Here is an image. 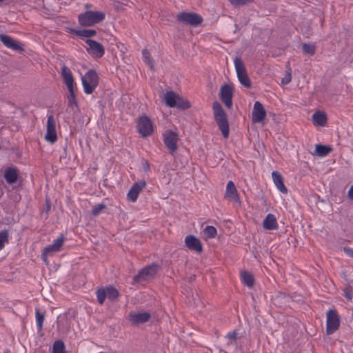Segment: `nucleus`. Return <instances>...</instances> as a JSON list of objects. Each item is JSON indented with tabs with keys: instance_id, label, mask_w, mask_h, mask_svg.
<instances>
[{
	"instance_id": "3",
	"label": "nucleus",
	"mask_w": 353,
	"mask_h": 353,
	"mask_svg": "<svg viewBox=\"0 0 353 353\" xmlns=\"http://www.w3.org/2000/svg\"><path fill=\"white\" fill-rule=\"evenodd\" d=\"M81 81L84 92L90 94L98 86L99 77L96 70L90 69L81 77Z\"/></svg>"
},
{
	"instance_id": "4",
	"label": "nucleus",
	"mask_w": 353,
	"mask_h": 353,
	"mask_svg": "<svg viewBox=\"0 0 353 353\" xmlns=\"http://www.w3.org/2000/svg\"><path fill=\"white\" fill-rule=\"evenodd\" d=\"M160 268L159 265L153 263L141 269L137 275L134 276V283H141L143 281L153 279Z\"/></svg>"
},
{
	"instance_id": "36",
	"label": "nucleus",
	"mask_w": 353,
	"mask_h": 353,
	"mask_svg": "<svg viewBox=\"0 0 353 353\" xmlns=\"http://www.w3.org/2000/svg\"><path fill=\"white\" fill-rule=\"evenodd\" d=\"M52 353H65V345L62 341H56L52 346Z\"/></svg>"
},
{
	"instance_id": "24",
	"label": "nucleus",
	"mask_w": 353,
	"mask_h": 353,
	"mask_svg": "<svg viewBox=\"0 0 353 353\" xmlns=\"http://www.w3.org/2000/svg\"><path fill=\"white\" fill-rule=\"evenodd\" d=\"M179 94L173 91H167L165 94L164 101L167 106L174 108L176 106V102Z\"/></svg>"
},
{
	"instance_id": "31",
	"label": "nucleus",
	"mask_w": 353,
	"mask_h": 353,
	"mask_svg": "<svg viewBox=\"0 0 353 353\" xmlns=\"http://www.w3.org/2000/svg\"><path fill=\"white\" fill-rule=\"evenodd\" d=\"M238 335H239V333L236 330H234L231 332H228L225 336V339L228 340L226 346L229 347L231 345H234L236 346L237 345V340L239 338Z\"/></svg>"
},
{
	"instance_id": "22",
	"label": "nucleus",
	"mask_w": 353,
	"mask_h": 353,
	"mask_svg": "<svg viewBox=\"0 0 353 353\" xmlns=\"http://www.w3.org/2000/svg\"><path fill=\"white\" fill-rule=\"evenodd\" d=\"M273 182L276 188L283 194L288 193V189L284 185L283 176L277 171L272 172Z\"/></svg>"
},
{
	"instance_id": "23",
	"label": "nucleus",
	"mask_w": 353,
	"mask_h": 353,
	"mask_svg": "<svg viewBox=\"0 0 353 353\" xmlns=\"http://www.w3.org/2000/svg\"><path fill=\"white\" fill-rule=\"evenodd\" d=\"M263 227L268 230H276L278 223L275 216L272 214H268L263 221Z\"/></svg>"
},
{
	"instance_id": "33",
	"label": "nucleus",
	"mask_w": 353,
	"mask_h": 353,
	"mask_svg": "<svg viewBox=\"0 0 353 353\" xmlns=\"http://www.w3.org/2000/svg\"><path fill=\"white\" fill-rule=\"evenodd\" d=\"M37 327L39 332L41 331L45 319V312H41L39 309L35 311Z\"/></svg>"
},
{
	"instance_id": "15",
	"label": "nucleus",
	"mask_w": 353,
	"mask_h": 353,
	"mask_svg": "<svg viewBox=\"0 0 353 353\" xmlns=\"http://www.w3.org/2000/svg\"><path fill=\"white\" fill-rule=\"evenodd\" d=\"M266 117V110L263 104L259 101H255L252 113V121L253 123H260L264 120Z\"/></svg>"
},
{
	"instance_id": "26",
	"label": "nucleus",
	"mask_w": 353,
	"mask_h": 353,
	"mask_svg": "<svg viewBox=\"0 0 353 353\" xmlns=\"http://www.w3.org/2000/svg\"><path fill=\"white\" fill-rule=\"evenodd\" d=\"M312 120L314 124L325 126L327 123V116L324 112L317 111L313 114Z\"/></svg>"
},
{
	"instance_id": "17",
	"label": "nucleus",
	"mask_w": 353,
	"mask_h": 353,
	"mask_svg": "<svg viewBox=\"0 0 353 353\" xmlns=\"http://www.w3.org/2000/svg\"><path fill=\"white\" fill-rule=\"evenodd\" d=\"M3 177L8 184L14 185L19 179V171L16 167H7L5 169Z\"/></svg>"
},
{
	"instance_id": "44",
	"label": "nucleus",
	"mask_w": 353,
	"mask_h": 353,
	"mask_svg": "<svg viewBox=\"0 0 353 353\" xmlns=\"http://www.w3.org/2000/svg\"><path fill=\"white\" fill-rule=\"evenodd\" d=\"M344 295L349 300H352V293L351 290H347V289L344 290Z\"/></svg>"
},
{
	"instance_id": "39",
	"label": "nucleus",
	"mask_w": 353,
	"mask_h": 353,
	"mask_svg": "<svg viewBox=\"0 0 353 353\" xmlns=\"http://www.w3.org/2000/svg\"><path fill=\"white\" fill-rule=\"evenodd\" d=\"M204 234L210 239L214 238L217 234L216 229L212 225H208L204 229Z\"/></svg>"
},
{
	"instance_id": "49",
	"label": "nucleus",
	"mask_w": 353,
	"mask_h": 353,
	"mask_svg": "<svg viewBox=\"0 0 353 353\" xmlns=\"http://www.w3.org/2000/svg\"><path fill=\"white\" fill-rule=\"evenodd\" d=\"M50 206L46 207V209H48V210H50Z\"/></svg>"
},
{
	"instance_id": "8",
	"label": "nucleus",
	"mask_w": 353,
	"mask_h": 353,
	"mask_svg": "<svg viewBox=\"0 0 353 353\" xmlns=\"http://www.w3.org/2000/svg\"><path fill=\"white\" fill-rule=\"evenodd\" d=\"M178 141L179 135L176 132L171 130H168L164 132L163 143L172 155L176 152Z\"/></svg>"
},
{
	"instance_id": "40",
	"label": "nucleus",
	"mask_w": 353,
	"mask_h": 353,
	"mask_svg": "<svg viewBox=\"0 0 353 353\" xmlns=\"http://www.w3.org/2000/svg\"><path fill=\"white\" fill-rule=\"evenodd\" d=\"M106 209V205L103 203H99L93 206L91 214L92 216H98L103 210Z\"/></svg>"
},
{
	"instance_id": "6",
	"label": "nucleus",
	"mask_w": 353,
	"mask_h": 353,
	"mask_svg": "<svg viewBox=\"0 0 353 353\" xmlns=\"http://www.w3.org/2000/svg\"><path fill=\"white\" fill-rule=\"evenodd\" d=\"M236 74L239 82L246 88L252 87V83L250 77H248L244 63L240 57H235L234 60Z\"/></svg>"
},
{
	"instance_id": "19",
	"label": "nucleus",
	"mask_w": 353,
	"mask_h": 353,
	"mask_svg": "<svg viewBox=\"0 0 353 353\" xmlns=\"http://www.w3.org/2000/svg\"><path fill=\"white\" fill-rule=\"evenodd\" d=\"M0 41L3 43V44L6 46L8 48L12 49L16 51H23V48L21 47L20 43L12 39L11 37L4 34H0Z\"/></svg>"
},
{
	"instance_id": "35",
	"label": "nucleus",
	"mask_w": 353,
	"mask_h": 353,
	"mask_svg": "<svg viewBox=\"0 0 353 353\" xmlns=\"http://www.w3.org/2000/svg\"><path fill=\"white\" fill-rule=\"evenodd\" d=\"M96 295L98 303L102 305L106 298L105 288L101 287L98 288L96 291Z\"/></svg>"
},
{
	"instance_id": "43",
	"label": "nucleus",
	"mask_w": 353,
	"mask_h": 353,
	"mask_svg": "<svg viewBox=\"0 0 353 353\" xmlns=\"http://www.w3.org/2000/svg\"><path fill=\"white\" fill-rule=\"evenodd\" d=\"M346 255L353 259V249L349 247H344L343 248Z\"/></svg>"
},
{
	"instance_id": "45",
	"label": "nucleus",
	"mask_w": 353,
	"mask_h": 353,
	"mask_svg": "<svg viewBox=\"0 0 353 353\" xmlns=\"http://www.w3.org/2000/svg\"><path fill=\"white\" fill-rule=\"evenodd\" d=\"M143 169L144 172H148L150 170V164L148 161L143 163Z\"/></svg>"
},
{
	"instance_id": "51",
	"label": "nucleus",
	"mask_w": 353,
	"mask_h": 353,
	"mask_svg": "<svg viewBox=\"0 0 353 353\" xmlns=\"http://www.w3.org/2000/svg\"><path fill=\"white\" fill-rule=\"evenodd\" d=\"M352 316H353V309H352Z\"/></svg>"
},
{
	"instance_id": "38",
	"label": "nucleus",
	"mask_w": 353,
	"mask_h": 353,
	"mask_svg": "<svg viewBox=\"0 0 353 353\" xmlns=\"http://www.w3.org/2000/svg\"><path fill=\"white\" fill-rule=\"evenodd\" d=\"M142 54L143 61L150 67L151 69H153L154 61L152 59L149 51L147 49H143L142 50Z\"/></svg>"
},
{
	"instance_id": "11",
	"label": "nucleus",
	"mask_w": 353,
	"mask_h": 353,
	"mask_svg": "<svg viewBox=\"0 0 353 353\" xmlns=\"http://www.w3.org/2000/svg\"><path fill=\"white\" fill-rule=\"evenodd\" d=\"M63 241L64 237L63 235L61 234L59 237L54 239L52 244L48 245V246L43 248L41 253V259L45 263H48V256L50 255L53 252H59L61 250L63 244Z\"/></svg>"
},
{
	"instance_id": "7",
	"label": "nucleus",
	"mask_w": 353,
	"mask_h": 353,
	"mask_svg": "<svg viewBox=\"0 0 353 353\" xmlns=\"http://www.w3.org/2000/svg\"><path fill=\"white\" fill-rule=\"evenodd\" d=\"M326 316V333L327 335H331L339 329L340 326V318L335 310H329Z\"/></svg>"
},
{
	"instance_id": "46",
	"label": "nucleus",
	"mask_w": 353,
	"mask_h": 353,
	"mask_svg": "<svg viewBox=\"0 0 353 353\" xmlns=\"http://www.w3.org/2000/svg\"><path fill=\"white\" fill-rule=\"evenodd\" d=\"M347 194L350 199H353V185L349 189Z\"/></svg>"
},
{
	"instance_id": "5",
	"label": "nucleus",
	"mask_w": 353,
	"mask_h": 353,
	"mask_svg": "<svg viewBox=\"0 0 353 353\" xmlns=\"http://www.w3.org/2000/svg\"><path fill=\"white\" fill-rule=\"evenodd\" d=\"M176 20L192 27L199 26L203 21V19L200 14L192 12H179L176 15Z\"/></svg>"
},
{
	"instance_id": "14",
	"label": "nucleus",
	"mask_w": 353,
	"mask_h": 353,
	"mask_svg": "<svg viewBox=\"0 0 353 353\" xmlns=\"http://www.w3.org/2000/svg\"><path fill=\"white\" fill-rule=\"evenodd\" d=\"M151 318L149 312H130L128 315V320L132 325H139L148 322Z\"/></svg>"
},
{
	"instance_id": "37",
	"label": "nucleus",
	"mask_w": 353,
	"mask_h": 353,
	"mask_svg": "<svg viewBox=\"0 0 353 353\" xmlns=\"http://www.w3.org/2000/svg\"><path fill=\"white\" fill-rule=\"evenodd\" d=\"M316 47L314 43H303V51L305 54L314 55L316 52Z\"/></svg>"
},
{
	"instance_id": "2",
	"label": "nucleus",
	"mask_w": 353,
	"mask_h": 353,
	"mask_svg": "<svg viewBox=\"0 0 353 353\" xmlns=\"http://www.w3.org/2000/svg\"><path fill=\"white\" fill-rule=\"evenodd\" d=\"M105 14L100 11H85L79 15V23L81 26L90 27L105 19Z\"/></svg>"
},
{
	"instance_id": "29",
	"label": "nucleus",
	"mask_w": 353,
	"mask_h": 353,
	"mask_svg": "<svg viewBox=\"0 0 353 353\" xmlns=\"http://www.w3.org/2000/svg\"><path fill=\"white\" fill-rule=\"evenodd\" d=\"M69 94L68 96V105L71 108L72 110L75 112L78 109V103L76 99V95L74 93V88L68 89Z\"/></svg>"
},
{
	"instance_id": "16",
	"label": "nucleus",
	"mask_w": 353,
	"mask_h": 353,
	"mask_svg": "<svg viewBox=\"0 0 353 353\" xmlns=\"http://www.w3.org/2000/svg\"><path fill=\"white\" fill-rule=\"evenodd\" d=\"M185 244L191 251H194L197 253L203 252V245L201 241L194 235H188L185 238Z\"/></svg>"
},
{
	"instance_id": "50",
	"label": "nucleus",
	"mask_w": 353,
	"mask_h": 353,
	"mask_svg": "<svg viewBox=\"0 0 353 353\" xmlns=\"http://www.w3.org/2000/svg\"><path fill=\"white\" fill-rule=\"evenodd\" d=\"M5 0H0V3H2L3 1H4Z\"/></svg>"
},
{
	"instance_id": "25",
	"label": "nucleus",
	"mask_w": 353,
	"mask_h": 353,
	"mask_svg": "<svg viewBox=\"0 0 353 353\" xmlns=\"http://www.w3.org/2000/svg\"><path fill=\"white\" fill-rule=\"evenodd\" d=\"M70 32L76 34L77 36L81 38L85 37L87 39H90V37H92L97 34V31L92 29H71Z\"/></svg>"
},
{
	"instance_id": "32",
	"label": "nucleus",
	"mask_w": 353,
	"mask_h": 353,
	"mask_svg": "<svg viewBox=\"0 0 353 353\" xmlns=\"http://www.w3.org/2000/svg\"><path fill=\"white\" fill-rule=\"evenodd\" d=\"M191 107V104L187 99L183 98L179 95V97L176 102V106L179 110H187Z\"/></svg>"
},
{
	"instance_id": "27",
	"label": "nucleus",
	"mask_w": 353,
	"mask_h": 353,
	"mask_svg": "<svg viewBox=\"0 0 353 353\" xmlns=\"http://www.w3.org/2000/svg\"><path fill=\"white\" fill-rule=\"evenodd\" d=\"M242 282L248 288H252L254 283V278L252 274L248 271H243L241 273Z\"/></svg>"
},
{
	"instance_id": "20",
	"label": "nucleus",
	"mask_w": 353,
	"mask_h": 353,
	"mask_svg": "<svg viewBox=\"0 0 353 353\" xmlns=\"http://www.w3.org/2000/svg\"><path fill=\"white\" fill-rule=\"evenodd\" d=\"M61 76L68 89L73 88L74 81L72 73L70 69L65 65L61 68Z\"/></svg>"
},
{
	"instance_id": "34",
	"label": "nucleus",
	"mask_w": 353,
	"mask_h": 353,
	"mask_svg": "<svg viewBox=\"0 0 353 353\" xmlns=\"http://www.w3.org/2000/svg\"><path fill=\"white\" fill-rule=\"evenodd\" d=\"M9 241V232L7 230H2L0 232V250L4 247L6 243Z\"/></svg>"
},
{
	"instance_id": "10",
	"label": "nucleus",
	"mask_w": 353,
	"mask_h": 353,
	"mask_svg": "<svg viewBox=\"0 0 353 353\" xmlns=\"http://www.w3.org/2000/svg\"><path fill=\"white\" fill-rule=\"evenodd\" d=\"M85 43L88 46L86 50L93 58H101L105 54V48L103 45L94 40L87 39Z\"/></svg>"
},
{
	"instance_id": "9",
	"label": "nucleus",
	"mask_w": 353,
	"mask_h": 353,
	"mask_svg": "<svg viewBox=\"0 0 353 353\" xmlns=\"http://www.w3.org/2000/svg\"><path fill=\"white\" fill-rule=\"evenodd\" d=\"M137 128L142 137H147L153 132L152 122L145 114L139 117Z\"/></svg>"
},
{
	"instance_id": "18",
	"label": "nucleus",
	"mask_w": 353,
	"mask_h": 353,
	"mask_svg": "<svg viewBox=\"0 0 353 353\" xmlns=\"http://www.w3.org/2000/svg\"><path fill=\"white\" fill-rule=\"evenodd\" d=\"M145 185L146 182L144 180L134 183L128 191L127 194L128 199L132 202H135L137 200L140 192Z\"/></svg>"
},
{
	"instance_id": "21",
	"label": "nucleus",
	"mask_w": 353,
	"mask_h": 353,
	"mask_svg": "<svg viewBox=\"0 0 353 353\" xmlns=\"http://www.w3.org/2000/svg\"><path fill=\"white\" fill-rule=\"evenodd\" d=\"M225 197L229 199L231 201L240 203V199L237 192V190L234 183L232 181H230L227 183Z\"/></svg>"
},
{
	"instance_id": "41",
	"label": "nucleus",
	"mask_w": 353,
	"mask_h": 353,
	"mask_svg": "<svg viewBox=\"0 0 353 353\" xmlns=\"http://www.w3.org/2000/svg\"><path fill=\"white\" fill-rule=\"evenodd\" d=\"M233 6L245 5L254 1V0H228Z\"/></svg>"
},
{
	"instance_id": "42",
	"label": "nucleus",
	"mask_w": 353,
	"mask_h": 353,
	"mask_svg": "<svg viewBox=\"0 0 353 353\" xmlns=\"http://www.w3.org/2000/svg\"><path fill=\"white\" fill-rule=\"evenodd\" d=\"M292 81V75L290 72H288L281 79V84L287 85Z\"/></svg>"
},
{
	"instance_id": "47",
	"label": "nucleus",
	"mask_w": 353,
	"mask_h": 353,
	"mask_svg": "<svg viewBox=\"0 0 353 353\" xmlns=\"http://www.w3.org/2000/svg\"><path fill=\"white\" fill-rule=\"evenodd\" d=\"M3 353H10V351L9 350H6Z\"/></svg>"
},
{
	"instance_id": "1",
	"label": "nucleus",
	"mask_w": 353,
	"mask_h": 353,
	"mask_svg": "<svg viewBox=\"0 0 353 353\" xmlns=\"http://www.w3.org/2000/svg\"><path fill=\"white\" fill-rule=\"evenodd\" d=\"M214 119L224 138H228L230 133L229 122L225 111L219 102L215 101L212 104Z\"/></svg>"
},
{
	"instance_id": "28",
	"label": "nucleus",
	"mask_w": 353,
	"mask_h": 353,
	"mask_svg": "<svg viewBox=\"0 0 353 353\" xmlns=\"http://www.w3.org/2000/svg\"><path fill=\"white\" fill-rule=\"evenodd\" d=\"M105 288L106 297L112 302H115L119 296V291L112 285H107Z\"/></svg>"
},
{
	"instance_id": "48",
	"label": "nucleus",
	"mask_w": 353,
	"mask_h": 353,
	"mask_svg": "<svg viewBox=\"0 0 353 353\" xmlns=\"http://www.w3.org/2000/svg\"><path fill=\"white\" fill-rule=\"evenodd\" d=\"M50 206L46 207V209H48V210H50Z\"/></svg>"
},
{
	"instance_id": "12",
	"label": "nucleus",
	"mask_w": 353,
	"mask_h": 353,
	"mask_svg": "<svg viewBox=\"0 0 353 353\" xmlns=\"http://www.w3.org/2000/svg\"><path fill=\"white\" fill-rule=\"evenodd\" d=\"M45 139L47 141L51 143H54L57 140L56 121L52 114L48 116L47 129Z\"/></svg>"
},
{
	"instance_id": "30",
	"label": "nucleus",
	"mask_w": 353,
	"mask_h": 353,
	"mask_svg": "<svg viewBox=\"0 0 353 353\" xmlns=\"http://www.w3.org/2000/svg\"><path fill=\"white\" fill-rule=\"evenodd\" d=\"M332 150V148L330 145L316 144L315 146V154L321 157L327 156Z\"/></svg>"
},
{
	"instance_id": "13",
	"label": "nucleus",
	"mask_w": 353,
	"mask_h": 353,
	"mask_svg": "<svg viewBox=\"0 0 353 353\" xmlns=\"http://www.w3.org/2000/svg\"><path fill=\"white\" fill-rule=\"evenodd\" d=\"M220 99L226 108H231L232 106L233 88L230 85L223 84L220 88Z\"/></svg>"
}]
</instances>
